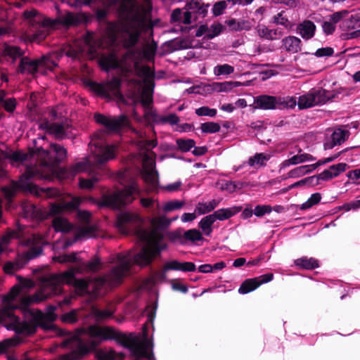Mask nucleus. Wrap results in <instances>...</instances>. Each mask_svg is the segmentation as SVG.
Returning a JSON list of instances; mask_svg holds the SVG:
<instances>
[{
  "label": "nucleus",
  "mask_w": 360,
  "mask_h": 360,
  "mask_svg": "<svg viewBox=\"0 0 360 360\" xmlns=\"http://www.w3.org/2000/svg\"><path fill=\"white\" fill-rule=\"evenodd\" d=\"M223 25L220 23H214L211 25L209 29V33L207 34L208 39H212L214 37L219 35L223 30Z\"/></svg>",
  "instance_id": "nucleus-55"
},
{
  "label": "nucleus",
  "mask_w": 360,
  "mask_h": 360,
  "mask_svg": "<svg viewBox=\"0 0 360 360\" xmlns=\"http://www.w3.org/2000/svg\"><path fill=\"white\" fill-rule=\"evenodd\" d=\"M115 311V305L113 304H110L103 309L93 308L91 311V314L96 319V321H100L112 317Z\"/></svg>",
  "instance_id": "nucleus-30"
},
{
  "label": "nucleus",
  "mask_w": 360,
  "mask_h": 360,
  "mask_svg": "<svg viewBox=\"0 0 360 360\" xmlns=\"http://www.w3.org/2000/svg\"><path fill=\"white\" fill-rule=\"evenodd\" d=\"M185 205V202L184 200H174L166 202L163 207L162 210L163 211L168 212H172L174 210H180L183 207V206Z\"/></svg>",
  "instance_id": "nucleus-44"
},
{
  "label": "nucleus",
  "mask_w": 360,
  "mask_h": 360,
  "mask_svg": "<svg viewBox=\"0 0 360 360\" xmlns=\"http://www.w3.org/2000/svg\"><path fill=\"white\" fill-rule=\"evenodd\" d=\"M219 201L212 200L209 202H199L195 207V212L198 215H202L214 210L219 205Z\"/></svg>",
  "instance_id": "nucleus-37"
},
{
  "label": "nucleus",
  "mask_w": 360,
  "mask_h": 360,
  "mask_svg": "<svg viewBox=\"0 0 360 360\" xmlns=\"http://www.w3.org/2000/svg\"><path fill=\"white\" fill-rule=\"evenodd\" d=\"M21 208L22 217L27 219L42 220L49 216L54 215L50 214V209L49 211H44L34 205L27 202L21 205Z\"/></svg>",
  "instance_id": "nucleus-19"
},
{
  "label": "nucleus",
  "mask_w": 360,
  "mask_h": 360,
  "mask_svg": "<svg viewBox=\"0 0 360 360\" xmlns=\"http://www.w3.org/2000/svg\"><path fill=\"white\" fill-rule=\"evenodd\" d=\"M284 11L278 13L273 17V23L276 25H281L284 26L285 28H290L291 27L290 22L288 18L284 15Z\"/></svg>",
  "instance_id": "nucleus-48"
},
{
  "label": "nucleus",
  "mask_w": 360,
  "mask_h": 360,
  "mask_svg": "<svg viewBox=\"0 0 360 360\" xmlns=\"http://www.w3.org/2000/svg\"><path fill=\"white\" fill-rule=\"evenodd\" d=\"M51 150L56 157L52 158L51 153L41 147L37 148V158L39 160V165L27 167L26 172L20 176L18 181L13 182L9 187L3 188L5 197L11 200L18 190H23L30 192L34 195H41L46 193L49 197L58 195L57 190L49 188H39L30 182V179L36 177L41 179H51L56 173V167L67 155V151L60 146L51 145Z\"/></svg>",
  "instance_id": "nucleus-4"
},
{
  "label": "nucleus",
  "mask_w": 360,
  "mask_h": 360,
  "mask_svg": "<svg viewBox=\"0 0 360 360\" xmlns=\"http://www.w3.org/2000/svg\"><path fill=\"white\" fill-rule=\"evenodd\" d=\"M195 265L193 262H179L176 260H172L166 262L164 264L162 270L157 273L156 276H160L161 278H165V274L167 271H194L195 270Z\"/></svg>",
  "instance_id": "nucleus-20"
},
{
  "label": "nucleus",
  "mask_w": 360,
  "mask_h": 360,
  "mask_svg": "<svg viewBox=\"0 0 360 360\" xmlns=\"http://www.w3.org/2000/svg\"><path fill=\"white\" fill-rule=\"evenodd\" d=\"M159 122L162 124L169 123L172 125H174L176 124L179 122V118L176 114L172 113L167 115L160 117Z\"/></svg>",
  "instance_id": "nucleus-56"
},
{
  "label": "nucleus",
  "mask_w": 360,
  "mask_h": 360,
  "mask_svg": "<svg viewBox=\"0 0 360 360\" xmlns=\"http://www.w3.org/2000/svg\"><path fill=\"white\" fill-rule=\"evenodd\" d=\"M347 167V165L346 163H338L337 165H333L330 167V169L332 172V174L335 177L338 176L342 172H345Z\"/></svg>",
  "instance_id": "nucleus-57"
},
{
  "label": "nucleus",
  "mask_w": 360,
  "mask_h": 360,
  "mask_svg": "<svg viewBox=\"0 0 360 360\" xmlns=\"http://www.w3.org/2000/svg\"><path fill=\"white\" fill-rule=\"evenodd\" d=\"M23 15L28 23L36 29L30 37L32 41L40 42L45 39L49 34V28L56 25L54 20L44 18L34 9L25 11Z\"/></svg>",
  "instance_id": "nucleus-11"
},
{
  "label": "nucleus",
  "mask_w": 360,
  "mask_h": 360,
  "mask_svg": "<svg viewBox=\"0 0 360 360\" xmlns=\"http://www.w3.org/2000/svg\"><path fill=\"white\" fill-rule=\"evenodd\" d=\"M316 169L314 164L309 165H302L294 168L288 172V177L290 178H298L304 176L308 173H310Z\"/></svg>",
  "instance_id": "nucleus-38"
},
{
  "label": "nucleus",
  "mask_w": 360,
  "mask_h": 360,
  "mask_svg": "<svg viewBox=\"0 0 360 360\" xmlns=\"http://www.w3.org/2000/svg\"><path fill=\"white\" fill-rule=\"evenodd\" d=\"M296 105H297V101L295 96H276V109H293Z\"/></svg>",
  "instance_id": "nucleus-32"
},
{
  "label": "nucleus",
  "mask_w": 360,
  "mask_h": 360,
  "mask_svg": "<svg viewBox=\"0 0 360 360\" xmlns=\"http://www.w3.org/2000/svg\"><path fill=\"white\" fill-rule=\"evenodd\" d=\"M183 238L185 240H189L193 243L200 241L203 239L202 233L195 229L185 231Z\"/></svg>",
  "instance_id": "nucleus-40"
},
{
  "label": "nucleus",
  "mask_w": 360,
  "mask_h": 360,
  "mask_svg": "<svg viewBox=\"0 0 360 360\" xmlns=\"http://www.w3.org/2000/svg\"><path fill=\"white\" fill-rule=\"evenodd\" d=\"M258 35L267 40H276L279 39L283 33L279 29H269L264 25H259L257 27Z\"/></svg>",
  "instance_id": "nucleus-27"
},
{
  "label": "nucleus",
  "mask_w": 360,
  "mask_h": 360,
  "mask_svg": "<svg viewBox=\"0 0 360 360\" xmlns=\"http://www.w3.org/2000/svg\"><path fill=\"white\" fill-rule=\"evenodd\" d=\"M54 189L53 188H52ZM56 190V188H55ZM58 191V194L52 196L51 198H60V202L58 203H51L50 205V214H59L64 210H71L74 209H77L79 205L81 204L82 201L83 200L82 198L79 197H75V196H71V195H69V197L71 198V200L69 202L65 201L63 198L61 197L60 192L57 189ZM39 197H46L49 198L48 195H46V193H42L41 195H36Z\"/></svg>",
  "instance_id": "nucleus-15"
},
{
  "label": "nucleus",
  "mask_w": 360,
  "mask_h": 360,
  "mask_svg": "<svg viewBox=\"0 0 360 360\" xmlns=\"http://www.w3.org/2000/svg\"><path fill=\"white\" fill-rule=\"evenodd\" d=\"M96 168L93 167H88L84 172H88L91 176L89 179L79 178V185L81 188L91 189L100 180V173L96 172ZM81 171L80 172H82Z\"/></svg>",
  "instance_id": "nucleus-24"
},
{
  "label": "nucleus",
  "mask_w": 360,
  "mask_h": 360,
  "mask_svg": "<svg viewBox=\"0 0 360 360\" xmlns=\"http://www.w3.org/2000/svg\"><path fill=\"white\" fill-rule=\"evenodd\" d=\"M228 25L229 27H232V28L236 31L243 30H249L251 27L249 22L245 20L237 22L234 19L229 20L228 22Z\"/></svg>",
  "instance_id": "nucleus-52"
},
{
  "label": "nucleus",
  "mask_w": 360,
  "mask_h": 360,
  "mask_svg": "<svg viewBox=\"0 0 360 360\" xmlns=\"http://www.w3.org/2000/svg\"><path fill=\"white\" fill-rule=\"evenodd\" d=\"M53 259L58 263H72L77 261V254L72 253L69 255H55L53 257Z\"/></svg>",
  "instance_id": "nucleus-50"
},
{
  "label": "nucleus",
  "mask_w": 360,
  "mask_h": 360,
  "mask_svg": "<svg viewBox=\"0 0 360 360\" xmlns=\"http://www.w3.org/2000/svg\"><path fill=\"white\" fill-rule=\"evenodd\" d=\"M61 320L63 322L72 323L77 321V316L75 311L66 313L61 316Z\"/></svg>",
  "instance_id": "nucleus-61"
},
{
  "label": "nucleus",
  "mask_w": 360,
  "mask_h": 360,
  "mask_svg": "<svg viewBox=\"0 0 360 360\" xmlns=\"http://www.w3.org/2000/svg\"><path fill=\"white\" fill-rule=\"evenodd\" d=\"M41 127L50 134H53L56 139H62L68 136L66 132V124L45 122L41 124Z\"/></svg>",
  "instance_id": "nucleus-25"
},
{
  "label": "nucleus",
  "mask_w": 360,
  "mask_h": 360,
  "mask_svg": "<svg viewBox=\"0 0 360 360\" xmlns=\"http://www.w3.org/2000/svg\"><path fill=\"white\" fill-rule=\"evenodd\" d=\"M301 43L298 37L288 36L282 40V46L286 51L295 53L301 51Z\"/></svg>",
  "instance_id": "nucleus-28"
},
{
  "label": "nucleus",
  "mask_w": 360,
  "mask_h": 360,
  "mask_svg": "<svg viewBox=\"0 0 360 360\" xmlns=\"http://www.w3.org/2000/svg\"><path fill=\"white\" fill-rule=\"evenodd\" d=\"M216 221L212 214L202 217L198 223V227L202 231V233L206 236H210L213 228L212 225Z\"/></svg>",
  "instance_id": "nucleus-34"
},
{
  "label": "nucleus",
  "mask_w": 360,
  "mask_h": 360,
  "mask_svg": "<svg viewBox=\"0 0 360 360\" xmlns=\"http://www.w3.org/2000/svg\"><path fill=\"white\" fill-rule=\"evenodd\" d=\"M146 25L143 15L139 11H132L126 18L116 22H109L105 27L104 34L101 37L93 33H88L82 39L77 40L67 50L68 56L77 58L80 54L90 56L101 55L100 64L103 69L120 68L123 71L129 72L133 69L139 70V64L141 58L150 61L153 59L156 46L148 44L143 46L142 51H127L120 60L113 51L108 54L101 53L100 49L110 50L118 39L125 46L135 45L139 40L140 33Z\"/></svg>",
  "instance_id": "nucleus-2"
},
{
  "label": "nucleus",
  "mask_w": 360,
  "mask_h": 360,
  "mask_svg": "<svg viewBox=\"0 0 360 360\" xmlns=\"http://www.w3.org/2000/svg\"><path fill=\"white\" fill-rule=\"evenodd\" d=\"M209 5H205L201 0H191L186 5V8L191 13L205 16L207 13Z\"/></svg>",
  "instance_id": "nucleus-33"
},
{
  "label": "nucleus",
  "mask_w": 360,
  "mask_h": 360,
  "mask_svg": "<svg viewBox=\"0 0 360 360\" xmlns=\"http://www.w3.org/2000/svg\"><path fill=\"white\" fill-rule=\"evenodd\" d=\"M271 158V155L264 153H256L249 158L247 165L256 169L264 167L266 162Z\"/></svg>",
  "instance_id": "nucleus-31"
},
{
  "label": "nucleus",
  "mask_w": 360,
  "mask_h": 360,
  "mask_svg": "<svg viewBox=\"0 0 360 360\" xmlns=\"http://www.w3.org/2000/svg\"><path fill=\"white\" fill-rule=\"evenodd\" d=\"M242 210L241 207H231L228 208L219 209L214 212L212 214L214 219L224 221L234 216Z\"/></svg>",
  "instance_id": "nucleus-29"
},
{
  "label": "nucleus",
  "mask_w": 360,
  "mask_h": 360,
  "mask_svg": "<svg viewBox=\"0 0 360 360\" xmlns=\"http://www.w3.org/2000/svg\"><path fill=\"white\" fill-rule=\"evenodd\" d=\"M103 132H98L94 135V138L89 143L91 155L85 162H78L68 169H61L63 177H73L79 172L86 170L87 167H93L98 169L107 162L115 158L117 146L107 144L103 140Z\"/></svg>",
  "instance_id": "nucleus-5"
},
{
  "label": "nucleus",
  "mask_w": 360,
  "mask_h": 360,
  "mask_svg": "<svg viewBox=\"0 0 360 360\" xmlns=\"http://www.w3.org/2000/svg\"><path fill=\"white\" fill-rule=\"evenodd\" d=\"M135 134L134 142L141 151L142 159L141 175L144 181L148 186L149 191H153L158 186V175L155 169V155L152 149L157 146L156 140H148L146 131L133 129Z\"/></svg>",
  "instance_id": "nucleus-7"
},
{
  "label": "nucleus",
  "mask_w": 360,
  "mask_h": 360,
  "mask_svg": "<svg viewBox=\"0 0 360 360\" xmlns=\"http://www.w3.org/2000/svg\"><path fill=\"white\" fill-rule=\"evenodd\" d=\"M0 54L13 62L17 58L22 57L24 52L16 46L4 44L0 47Z\"/></svg>",
  "instance_id": "nucleus-23"
},
{
  "label": "nucleus",
  "mask_w": 360,
  "mask_h": 360,
  "mask_svg": "<svg viewBox=\"0 0 360 360\" xmlns=\"http://www.w3.org/2000/svg\"><path fill=\"white\" fill-rule=\"evenodd\" d=\"M139 71L143 77L142 82L136 81L135 86L140 94V101L145 108L144 119L148 123L159 122V117L158 118L155 112L150 108L153 101L154 72L148 66H143Z\"/></svg>",
  "instance_id": "nucleus-8"
},
{
  "label": "nucleus",
  "mask_w": 360,
  "mask_h": 360,
  "mask_svg": "<svg viewBox=\"0 0 360 360\" xmlns=\"http://www.w3.org/2000/svg\"><path fill=\"white\" fill-rule=\"evenodd\" d=\"M255 108L262 110L276 109V96L262 95L254 98Z\"/></svg>",
  "instance_id": "nucleus-22"
},
{
  "label": "nucleus",
  "mask_w": 360,
  "mask_h": 360,
  "mask_svg": "<svg viewBox=\"0 0 360 360\" xmlns=\"http://www.w3.org/2000/svg\"><path fill=\"white\" fill-rule=\"evenodd\" d=\"M176 146L183 152H188L195 145L193 139H179L176 141Z\"/></svg>",
  "instance_id": "nucleus-47"
},
{
  "label": "nucleus",
  "mask_w": 360,
  "mask_h": 360,
  "mask_svg": "<svg viewBox=\"0 0 360 360\" xmlns=\"http://www.w3.org/2000/svg\"><path fill=\"white\" fill-rule=\"evenodd\" d=\"M36 154L37 150L34 151L32 155H36ZM30 156H31L30 154L23 153L20 151H14L6 155L5 158L8 159L13 166L17 167L24 161L28 160Z\"/></svg>",
  "instance_id": "nucleus-36"
},
{
  "label": "nucleus",
  "mask_w": 360,
  "mask_h": 360,
  "mask_svg": "<svg viewBox=\"0 0 360 360\" xmlns=\"http://www.w3.org/2000/svg\"><path fill=\"white\" fill-rule=\"evenodd\" d=\"M322 28L326 34H330L335 31V25L330 20H326L322 24Z\"/></svg>",
  "instance_id": "nucleus-63"
},
{
  "label": "nucleus",
  "mask_w": 360,
  "mask_h": 360,
  "mask_svg": "<svg viewBox=\"0 0 360 360\" xmlns=\"http://www.w3.org/2000/svg\"><path fill=\"white\" fill-rule=\"evenodd\" d=\"M136 181L131 180L122 190L116 191L110 194L103 195L99 205L112 208H121L122 206L131 203L134 200V195H141Z\"/></svg>",
  "instance_id": "nucleus-10"
},
{
  "label": "nucleus",
  "mask_w": 360,
  "mask_h": 360,
  "mask_svg": "<svg viewBox=\"0 0 360 360\" xmlns=\"http://www.w3.org/2000/svg\"><path fill=\"white\" fill-rule=\"evenodd\" d=\"M200 129L203 133L213 134L218 132L220 130L221 127L217 122H208L202 123Z\"/></svg>",
  "instance_id": "nucleus-51"
},
{
  "label": "nucleus",
  "mask_w": 360,
  "mask_h": 360,
  "mask_svg": "<svg viewBox=\"0 0 360 360\" xmlns=\"http://www.w3.org/2000/svg\"><path fill=\"white\" fill-rule=\"evenodd\" d=\"M349 136L348 131L338 129L332 134V141L333 145L341 144L343 143Z\"/></svg>",
  "instance_id": "nucleus-42"
},
{
  "label": "nucleus",
  "mask_w": 360,
  "mask_h": 360,
  "mask_svg": "<svg viewBox=\"0 0 360 360\" xmlns=\"http://www.w3.org/2000/svg\"><path fill=\"white\" fill-rule=\"evenodd\" d=\"M217 110L214 108H210L207 106H202L195 110V114L198 116H207L214 117L217 115Z\"/></svg>",
  "instance_id": "nucleus-53"
},
{
  "label": "nucleus",
  "mask_w": 360,
  "mask_h": 360,
  "mask_svg": "<svg viewBox=\"0 0 360 360\" xmlns=\"http://www.w3.org/2000/svg\"><path fill=\"white\" fill-rule=\"evenodd\" d=\"M334 53V50L331 47H324L321 48L316 50L314 55L316 57L321 58V57H329L333 56Z\"/></svg>",
  "instance_id": "nucleus-60"
},
{
  "label": "nucleus",
  "mask_w": 360,
  "mask_h": 360,
  "mask_svg": "<svg viewBox=\"0 0 360 360\" xmlns=\"http://www.w3.org/2000/svg\"><path fill=\"white\" fill-rule=\"evenodd\" d=\"M48 235L41 236L33 233L31 237L23 242L24 245L29 248L28 250L18 255L15 262H8L5 264L4 270L6 274L13 272L22 269L30 259L39 256L42 252V246L48 243Z\"/></svg>",
  "instance_id": "nucleus-9"
},
{
  "label": "nucleus",
  "mask_w": 360,
  "mask_h": 360,
  "mask_svg": "<svg viewBox=\"0 0 360 360\" xmlns=\"http://www.w3.org/2000/svg\"><path fill=\"white\" fill-rule=\"evenodd\" d=\"M294 264L300 269L307 270L314 269L319 266V262L316 259L307 257H302L295 259Z\"/></svg>",
  "instance_id": "nucleus-35"
},
{
  "label": "nucleus",
  "mask_w": 360,
  "mask_h": 360,
  "mask_svg": "<svg viewBox=\"0 0 360 360\" xmlns=\"http://www.w3.org/2000/svg\"><path fill=\"white\" fill-rule=\"evenodd\" d=\"M141 205L150 210L151 214H155L156 210H159L160 208V202L157 199L151 198H141L140 200Z\"/></svg>",
  "instance_id": "nucleus-39"
},
{
  "label": "nucleus",
  "mask_w": 360,
  "mask_h": 360,
  "mask_svg": "<svg viewBox=\"0 0 360 360\" xmlns=\"http://www.w3.org/2000/svg\"><path fill=\"white\" fill-rule=\"evenodd\" d=\"M120 85V80L117 77H113L104 84L91 83V87L93 91L105 98L115 97L121 98Z\"/></svg>",
  "instance_id": "nucleus-14"
},
{
  "label": "nucleus",
  "mask_w": 360,
  "mask_h": 360,
  "mask_svg": "<svg viewBox=\"0 0 360 360\" xmlns=\"http://www.w3.org/2000/svg\"><path fill=\"white\" fill-rule=\"evenodd\" d=\"M171 220L165 216L154 217L150 219L151 230L147 231L141 226V217L135 213L123 212L117 217L115 227L122 234H134L143 243L141 251L134 255L131 250L112 255L109 262L114 264L110 271L104 276L94 279H76L75 275L87 272H96L101 269L102 262L95 257L88 262H79L76 266L60 274H52L41 278L39 290L33 295H27L28 290L34 286V282L20 276H17L18 283L2 299L3 307L0 309V324L8 330L19 334L30 335L37 327L48 329L52 327L56 319L54 306L47 308L44 313L37 309H26L31 303L40 302L50 296L62 292L63 285H72L79 295L99 294V290L117 285L127 276L132 262L140 266L149 264L153 259L167 248L162 242L165 236V227L169 225Z\"/></svg>",
  "instance_id": "nucleus-1"
},
{
  "label": "nucleus",
  "mask_w": 360,
  "mask_h": 360,
  "mask_svg": "<svg viewBox=\"0 0 360 360\" xmlns=\"http://www.w3.org/2000/svg\"><path fill=\"white\" fill-rule=\"evenodd\" d=\"M348 15L349 11L347 10H342L330 15L329 16V20L335 25L338 22H342L345 18H347Z\"/></svg>",
  "instance_id": "nucleus-54"
},
{
  "label": "nucleus",
  "mask_w": 360,
  "mask_h": 360,
  "mask_svg": "<svg viewBox=\"0 0 360 360\" xmlns=\"http://www.w3.org/2000/svg\"><path fill=\"white\" fill-rule=\"evenodd\" d=\"M273 278L274 274L270 273L263 274L253 278L246 279L240 285L238 289V292L243 295L257 289L261 285L271 281Z\"/></svg>",
  "instance_id": "nucleus-18"
},
{
  "label": "nucleus",
  "mask_w": 360,
  "mask_h": 360,
  "mask_svg": "<svg viewBox=\"0 0 360 360\" xmlns=\"http://www.w3.org/2000/svg\"><path fill=\"white\" fill-rule=\"evenodd\" d=\"M227 3H229L227 0L217 2L212 8L213 14L215 16L221 15L224 9L226 8Z\"/></svg>",
  "instance_id": "nucleus-58"
},
{
  "label": "nucleus",
  "mask_w": 360,
  "mask_h": 360,
  "mask_svg": "<svg viewBox=\"0 0 360 360\" xmlns=\"http://www.w3.org/2000/svg\"><path fill=\"white\" fill-rule=\"evenodd\" d=\"M292 165L304 162L314 161L316 158L308 153L297 154L290 158Z\"/></svg>",
  "instance_id": "nucleus-46"
},
{
  "label": "nucleus",
  "mask_w": 360,
  "mask_h": 360,
  "mask_svg": "<svg viewBox=\"0 0 360 360\" xmlns=\"http://www.w3.org/2000/svg\"><path fill=\"white\" fill-rule=\"evenodd\" d=\"M315 32V24L308 20H304L297 27V32L306 40L311 39L314 36Z\"/></svg>",
  "instance_id": "nucleus-26"
},
{
  "label": "nucleus",
  "mask_w": 360,
  "mask_h": 360,
  "mask_svg": "<svg viewBox=\"0 0 360 360\" xmlns=\"http://www.w3.org/2000/svg\"><path fill=\"white\" fill-rule=\"evenodd\" d=\"M62 22L66 25H71L76 22V17L73 13H68L63 18Z\"/></svg>",
  "instance_id": "nucleus-64"
},
{
  "label": "nucleus",
  "mask_w": 360,
  "mask_h": 360,
  "mask_svg": "<svg viewBox=\"0 0 360 360\" xmlns=\"http://www.w3.org/2000/svg\"><path fill=\"white\" fill-rule=\"evenodd\" d=\"M271 210V207L270 205H257L255 207L254 214L260 217L266 214L270 213Z\"/></svg>",
  "instance_id": "nucleus-59"
},
{
  "label": "nucleus",
  "mask_w": 360,
  "mask_h": 360,
  "mask_svg": "<svg viewBox=\"0 0 360 360\" xmlns=\"http://www.w3.org/2000/svg\"><path fill=\"white\" fill-rule=\"evenodd\" d=\"M6 93L4 90H0V108L3 107L7 112H12L16 106L15 99L14 98H6ZM5 160L2 158L0 154V178L6 175L4 169Z\"/></svg>",
  "instance_id": "nucleus-21"
},
{
  "label": "nucleus",
  "mask_w": 360,
  "mask_h": 360,
  "mask_svg": "<svg viewBox=\"0 0 360 360\" xmlns=\"http://www.w3.org/2000/svg\"><path fill=\"white\" fill-rule=\"evenodd\" d=\"M95 339L116 340L129 349L131 355L136 357L134 360H139L140 357L148 360L154 359L152 352L153 343L146 334L144 333L143 338L139 339L134 335L120 333L110 327L91 326L87 328L78 329L74 334H68L63 346L70 347L72 352L65 355L63 360H77L82 358L97 346L98 342Z\"/></svg>",
  "instance_id": "nucleus-3"
},
{
  "label": "nucleus",
  "mask_w": 360,
  "mask_h": 360,
  "mask_svg": "<svg viewBox=\"0 0 360 360\" xmlns=\"http://www.w3.org/2000/svg\"><path fill=\"white\" fill-rule=\"evenodd\" d=\"M213 72L216 76L229 75L234 72V68L229 64L218 65L214 68Z\"/></svg>",
  "instance_id": "nucleus-45"
},
{
  "label": "nucleus",
  "mask_w": 360,
  "mask_h": 360,
  "mask_svg": "<svg viewBox=\"0 0 360 360\" xmlns=\"http://www.w3.org/2000/svg\"><path fill=\"white\" fill-rule=\"evenodd\" d=\"M321 200V195L319 193H313L306 202L300 205V208L303 210L310 209L314 205L319 203Z\"/></svg>",
  "instance_id": "nucleus-43"
},
{
  "label": "nucleus",
  "mask_w": 360,
  "mask_h": 360,
  "mask_svg": "<svg viewBox=\"0 0 360 360\" xmlns=\"http://www.w3.org/2000/svg\"><path fill=\"white\" fill-rule=\"evenodd\" d=\"M243 184L240 181H224L221 184V189L228 191L229 193H233L236 190L241 189Z\"/></svg>",
  "instance_id": "nucleus-49"
},
{
  "label": "nucleus",
  "mask_w": 360,
  "mask_h": 360,
  "mask_svg": "<svg viewBox=\"0 0 360 360\" xmlns=\"http://www.w3.org/2000/svg\"><path fill=\"white\" fill-rule=\"evenodd\" d=\"M96 122L104 125L106 129L111 131H117L121 127L127 125L128 120L125 115H120L117 117H107L103 115L96 113L94 115Z\"/></svg>",
  "instance_id": "nucleus-16"
},
{
  "label": "nucleus",
  "mask_w": 360,
  "mask_h": 360,
  "mask_svg": "<svg viewBox=\"0 0 360 360\" xmlns=\"http://www.w3.org/2000/svg\"><path fill=\"white\" fill-rule=\"evenodd\" d=\"M77 218L81 224L79 226H74L64 217H56L53 219V227L56 232H72L74 234L72 240L68 239L57 240L53 245L54 248L65 249L78 240L93 238L96 236V226L90 221L91 213L89 212L79 210Z\"/></svg>",
  "instance_id": "nucleus-6"
},
{
  "label": "nucleus",
  "mask_w": 360,
  "mask_h": 360,
  "mask_svg": "<svg viewBox=\"0 0 360 360\" xmlns=\"http://www.w3.org/2000/svg\"><path fill=\"white\" fill-rule=\"evenodd\" d=\"M124 355L115 351L101 352L98 354V360H122Z\"/></svg>",
  "instance_id": "nucleus-41"
},
{
  "label": "nucleus",
  "mask_w": 360,
  "mask_h": 360,
  "mask_svg": "<svg viewBox=\"0 0 360 360\" xmlns=\"http://www.w3.org/2000/svg\"><path fill=\"white\" fill-rule=\"evenodd\" d=\"M332 98L330 92L321 88L311 89L297 99L299 109L303 110L325 104Z\"/></svg>",
  "instance_id": "nucleus-12"
},
{
  "label": "nucleus",
  "mask_w": 360,
  "mask_h": 360,
  "mask_svg": "<svg viewBox=\"0 0 360 360\" xmlns=\"http://www.w3.org/2000/svg\"><path fill=\"white\" fill-rule=\"evenodd\" d=\"M56 65L50 56H44L38 60H31L27 57H22L19 66V72L22 74H33L39 69L51 70Z\"/></svg>",
  "instance_id": "nucleus-13"
},
{
  "label": "nucleus",
  "mask_w": 360,
  "mask_h": 360,
  "mask_svg": "<svg viewBox=\"0 0 360 360\" xmlns=\"http://www.w3.org/2000/svg\"><path fill=\"white\" fill-rule=\"evenodd\" d=\"M182 183L181 181H176L174 183L169 184L162 186V189L168 192L172 193L180 190Z\"/></svg>",
  "instance_id": "nucleus-62"
},
{
  "label": "nucleus",
  "mask_w": 360,
  "mask_h": 360,
  "mask_svg": "<svg viewBox=\"0 0 360 360\" xmlns=\"http://www.w3.org/2000/svg\"><path fill=\"white\" fill-rule=\"evenodd\" d=\"M340 27L345 31L347 39H354L360 37V12L352 15H348L340 24Z\"/></svg>",
  "instance_id": "nucleus-17"
}]
</instances>
